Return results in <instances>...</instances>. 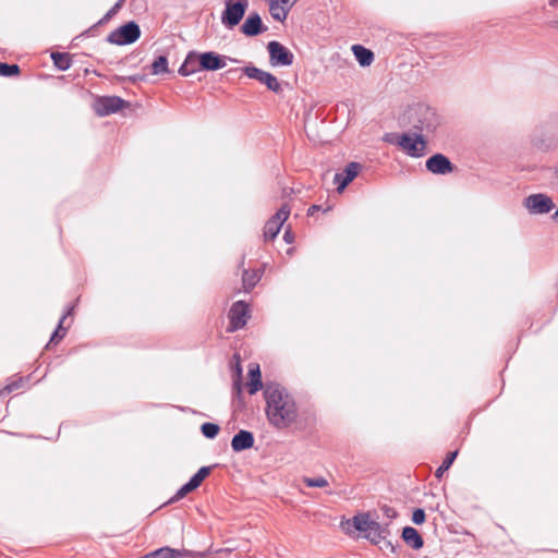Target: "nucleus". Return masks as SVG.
<instances>
[{"label": "nucleus", "instance_id": "obj_1", "mask_svg": "<svg viewBox=\"0 0 558 558\" xmlns=\"http://www.w3.org/2000/svg\"><path fill=\"white\" fill-rule=\"evenodd\" d=\"M266 416L270 425L278 429L291 426L298 418L294 398L278 383H267L264 387Z\"/></svg>", "mask_w": 558, "mask_h": 558}, {"label": "nucleus", "instance_id": "obj_2", "mask_svg": "<svg viewBox=\"0 0 558 558\" xmlns=\"http://www.w3.org/2000/svg\"><path fill=\"white\" fill-rule=\"evenodd\" d=\"M378 519L376 512H362L352 518V525L356 531L364 533L363 536L372 544L378 545L390 535L389 523L381 524Z\"/></svg>", "mask_w": 558, "mask_h": 558}, {"label": "nucleus", "instance_id": "obj_3", "mask_svg": "<svg viewBox=\"0 0 558 558\" xmlns=\"http://www.w3.org/2000/svg\"><path fill=\"white\" fill-rule=\"evenodd\" d=\"M384 141L398 145L407 155L413 158H420L425 155L426 140L424 135L414 131V135L409 133H387L384 136Z\"/></svg>", "mask_w": 558, "mask_h": 558}, {"label": "nucleus", "instance_id": "obj_4", "mask_svg": "<svg viewBox=\"0 0 558 558\" xmlns=\"http://www.w3.org/2000/svg\"><path fill=\"white\" fill-rule=\"evenodd\" d=\"M410 120L412 129L423 135L434 133L440 125V117L436 110L423 104L413 108Z\"/></svg>", "mask_w": 558, "mask_h": 558}, {"label": "nucleus", "instance_id": "obj_5", "mask_svg": "<svg viewBox=\"0 0 558 558\" xmlns=\"http://www.w3.org/2000/svg\"><path fill=\"white\" fill-rule=\"evenodd\" d=\"M248 4V0H225L221 23L229 29L234 28L243 20Z\"/></svg>", "mask_w": 558, "mask_h": 558}, {"label": "nucleus", "instance_id": "obj_6", "mask_svg": "<svg viewBox=\"0 0 558 558\" xmlns=\"http://www.w3.org/2000/svg\"><path fill=\"white\" fill-rule=\"evenodd\" d=\"M141 37V28L134 21H130L112 31L107 41L112 45L124 46L135 43Z\"/></svg>", "mask_w": 558, "mask_h": 558}, {"label": "nucleus", "instance_id": "obj_7", "mask_svg": "<svg viewBox=\"0 0 558 558\" xmlns=\"http://www.w3.org/2000/svg\"><path fill=\"white\" fill-rule=\"evenodd\" d=\"M242 72L252 80L259 82L265 85L270 92L275 94L282 93L281 83L278 78L271 74L270 72L264 71L254 64L250 63L248 65L242 68Z\"/></svg>", "mask_w": 558, "mask_h": 558}, {"label": "nucleus", "instance_id": "obj_8", "mask_svg": "<svg viewBox=\"0 0 558 558\" xmlns=\"http://www.w3.org/2000/svg\"><path fill=\"white\" fill-rule=\"evenodd\" d=\"M269 62L272 66H289L294 61V56L290 49L277 40H271L267 45Z\"/></svg>", "mask_w": 558, "mask_h": 558}, {"label": "nucleus", "instance_id": "obj_9", "mask_svg": "<svg viewBox=\"0 0 558 558\" xmlns=\"http://www.w3.org/2000/svg\"><path fill=\"white\" fill-rule=\"evenodd\" d=\"M289 215L290 206L288 204H283L278 211L266 221L264 226L265 241L274 240L278 235L282 225L289 218Z\"/></svg>", "mask_w": 558, "mask_h": 558}, {"label": "nucleus", "instance_id": "obj_10", "mask_svg": "<svg viewBox=\"0 0 558 558\" xmlns=\"http://www.w3.org/2000/svg\"><path fill=\"white\" fill-rule=\"evenodd\" d=\"M229 327L228 331L233 332L246 325L247 318L250 317L248 304L244 301H236L231 305L228 313Z\"/></svg>", "mask_w": 558, "mask_h": 558}, {"label": "nucleus", "instance_id": "obj_11", "mask_svg": "<svg viewBox=\"0 0 558 558\" xmlns=\"http://www.w3.org/2000/svg\"><path fill=\"white\" fill-rule=\"evenodd\" d=\"M128 106L129 102L119 96H102L97 98L95 111L99 117H106Z\"/></svg>", "mask_w": 558, "mask_h": 558}, {"label": "nucleus", "instance_id": "obj_12", "mask_svg": "<svg viewBox=\"0 0 558 558\" xmlns=\"http://www.w3.org/2000/svg\"><path fill=\"white\" fill-rule=\"evenodd\" d=\"M425 167L429 172L438 175L451 173L456 168L450 159L441 153L434 154L427 158Z\"/></svg>", "mask_w": 558, "mask_h": 558}, {"label": "nucleus", "instance_id": "obj_13", "mask_svg": "<svg viewBox=\"0 0 558 558\" xmlns=\"http://www.w3.org/2000/svg\"><path fill=\"white\" fill-rule=\"evenodd\" d=\"M202 59L198 58V65L202 71H218L227 65V60L238 62L235 59H231L227 56L219 54L215 51L201 52Z\"/></svg>", "mask_w": 558, "mask_h": 558}, {"label": "nucleus", "instance_id": "obj_14", "mask_svg": "<svg viewBox=\"0 0 558 558\" xmlns=\"http://www.w3.org/2000/svg\"><path fill=\"white\" fill-rule=\"evenodd\" d=\"M524 205L531 214H547L555 206L551 198L542 193L525 197Z\"/></svg>", "mask_w": 558, "mask_h": 558}, {"label": "nucleus", "instance_id": "obj_15", "mask_svg": "<svg viewBox=\"0 0 558 558\" xmlns=\"http://www.w3.org/2000/svg\"><path fill=\"white\" fill-rule=\"evenodd\" d=\"M362 165L356 161L349 162L342 172L335 174V183L338 185L337 191L342 192L359 174Z\"/></svg>", "mask_w": 558, "mask_h": 558}, {"label": "nucleus", "instance_id": "obj_16", "mask_svg": "<svg viewBox=\"0 0 558 558\" xmlns=\"http://www.w3.org/2000/svg\"><path fill=\"white\" fill-rule=\"evenodd\" d=\"M267 31L257 12L251 13L241 26V32L247 37H255Z\"/></svg>", "mask_w": 558, "mask_h": 558}, {"label": "nucleus", "instance_id": "obj_17", "mask_svg": "<svg viewBox=\"0 0 558 558\" xmlns=\"http://www.w3.org/2000/svg\"><path fill=\"white\" fill-rule=\"evenodd\" d=\"M255 438L252 432L241 429L231 440V448L234 452H241L251 449L254 446Z\"/></svg>", "mask_w": 558, "mask_h": 558}, {"label": "nucleus", "instance_id": "obj_18", "mask_svg": "<svg viewBox=\"0 0 558 558\" xmlns=\"http://www.w3.org/2000/svg\"><path fill=\"white\" fill-rule=\"evenodd\" d=\"M198 58L202 59L201 52L195 50L189 51L183 63L179 68L178 73L181 76H190L196 72L202 71L201 66L198 65Z\"/></svg>", "mask_w": 558, "mask_h": 558}, {"label": "nucleus", "instance_id": "obj_19", "mask_svg": "<svg viewBox=\"0 0 558 558\" xmlns=\"http://www.w3.org/2000/svg\"><path fill=\"white\" fill-rule=\"evenodd\" d=\"M401 537L411 548L418 550L424 546V539L418 531L412 526L402 529Z\"/></svg>", "mask_w": 558, "mask_h": 558}, {"label": "nucleus", "instance_id": "obj_20", "mask_svg": "<svg viewBox=\"0 0 558 558\" xmlns=\"http://www.w3.org/2000/svg\"><path fill=\"white\" fill-rule=\"evenodd\" d=\"M190 555L191 553L186 549H174L169 546H163L146 554L148 558H183Z\"/></svg>", "mask_w": 558, "mask_h": 558}, {"label": "nucleus", "instance_id": "obj_21", "mask_svg": "<svg viewBox=\"0 0 558 558\" xmlns=\"http://www.w3.org/2000/svg\"><path fill=\"white\" fill-rule=\"evenodd\" d=\"M248 377L250 380L247 383V390L250 395H255L258 390L263 388L262 374L259 369V365L252 363L248 366Z\"/></svg>", "mask_w": 558, "mask_h": 558}, {"label": "nucleus", "instance_id": "obj_22", "mask_svg": "<svg viewBox=\"0 0 558 558\" xmlns=\"http://www.w3.org/2000/svg\"><path fill=\"white\" fill-rule=\"evenodd\" d=\"M352 51L361 66H368L374 61V53L371 49H367L361 45H354L352 47Z\"/></svg>", "mask_w": 558, "mask_h": 558}, {"label": "nucleus", "instance_id": "obj_23", "mask_svg": "<svg viewBox=\"0 0 558 558\" xmlns=\"http://www.w3.org/2000/svg\"><path fill=\"white\" fill-rule=\"evenodd\" d=\"M50 58L53 62V65L59 71L69 70L73 63L71 54L69 52L54 51V52H51Z\"/></svg>", "mask_w": 558, "mask_h": 558}, {"label": "nucleus", "instance_id": "obj_24", "mask_svg": "<svg viewBox=\"0 0 558 558\" xmlns=\"http://www.w3.org/2000/svg\"><path fill=\"white\" fill-rule=\"evenodd\" d=\"M260 274L257 270H244L242 275V283L245 292L252 291L258 281Z\"/></svg>", "mask_w": 558, "mask_h": 558}, {"label": "nucleus", "instance_id": "obj_25", "mask_svg": "<svg viewBox=\"0 0 558 558\" xmlns=\"http://www.w3.org/2000/svg\"><path fill=\"white\" fill-rule=\"evenodd\" d=\"M269 12L274 20L283 22L288 16L289 8L281 5L278 0H270Z\"/></svg>", "mask_w": 558, "mask_h": 558}, {"label": "nucleus", "instance_id": "obj_26", "mask_svg": "<svg viewBox=\"0 0 558 558\" xmlns=\"http://www.w3.org/2000/svg\"><path fill=\"white\" fill-rule=\"evenodd\" d=\"M71 308H69L60 318L59 320V324L57 326V328L54 329V331L52 332L51 337H50V340L47 344V347L50 344V343H57L59 342L60 340H62L65 335H66V329L62 327L63 325V322L65 320L66 316L71 314Z\"/></svg>", "mask_w": 558, "mask_h": 558}, {"label": "nucleus", "instance_id": "obj_27", "mask_svg": "<svg viewBox=\"0 0 558 558\" xmlns=\"http://www.w3.org/2000/svg\"><path fill=\"white\" fill-rule=\"evenodd\" d=\"M168 58L167 56H159L157 57L154 62L151 63V74L159 75L168 73Z\"/></svg>", "mask_w": 558, "mask_h": 558}, {"label": "nucleus", "instance_id": "obj_28", "mask_svg": "<svg viewBox=\"0 0 558 558\" xmlns=\"http://www.w3.org/2000/svg\"><path fill=\"white\" fill-rule=\"evenodd\" d=\"M458 456V451H450L447 453L446 458L442 460L441 464L438 466V469L435 472V476L440 478L442 474L449 470V468L452 465L453 461L456 460Z\"/></svg>", "mask_w": 558, "mask_h": 558}, {"label": "nucleus", "instance_id": "obj_29", "mask_svg": "<svg viewBox=\"0 0 558 558\" xmlns=\"http://www.w3.org/2000/svg\"><path fill=\"white\" fill-rule=\"evenodd\" d=\"M213 466H202L198 471L189 480L196 488H198L203 481L210 474Z\"/></svg>", "mask_w": 558, "mask_h": 558}, {"label": "nucleus", "instance_id": "obj_30", "mask_svg": "<svg viewBox=\"0 0 558 558\" xmlns=\"http://www.w3.org/2000/svg\"><path fill=\"white\" fill-rule=\"evenodd\" d=\"M21 73V68L19 64H9L7 62H0V76L11 77L16 76Z\"/></svg>", "mask_w": 558, "mask_h": 558}, {"label": "nucleus", "instance_id": "obj_31", "mask_svg": "<svg viewBox=\"0 0 558 558\" xmlns=\"http://www.w3.org/2000/svg\"><path fill=\"white\" fill-rule=\"evenodd\" d=\"M220 426L216 423L205 422L201 426V432L204 437L214 439L219 434Z\"/></svg>", "mask_w": 558, "mask_h": 558}, {"label": "nucleus", "instance_id": "obj_32", "mask_svg": "<svg viewBox=\"0 0 558 558\" xmlns=\"http://www.w3.org/2000/svg\"><path fill=\"white\" fill-rule=\"evenodd\" d=\"M196 487L189 481L182 485L177 493L170 498L169 504H173L184 498L189 493L195 490Z\"/></svg>", "mask_w": 558, "mask_h": 558}, {"label": "nucleus", "instance_id": "obj_33", "mask_svg": "<svg viewBox=\"0 0 558 558\" xmlns=\"http://www.w3.org/2000/svg\"><path fill=\"white\" fill-rule=\"evenodd\" d=\"M303 483L307 487L323 488V487L328 486V481L325 477H322V476H319V477H304L303 478Z\"/></svg>", "mask_w": 558, "mask_h": 558}, {"label": "nucleus", "instance_id": "obj_34", "mask_svg": "<svg viewBox=\"0 0 558 558\" xmlns=\"http://www.w3.org/2000/svg\"><path fill=\"white\" fill-rule=\"evenodd\" d=\"M125 0H118L116 4L98 21V24H102L109 21L117 12L121 9Z\"/></svg>", "mask_w": 558, "mask_h": 558}, {"label": "nucleus", "instance_id": "obj_35", "mask_svg": "<svg viewBox=\"0 0 558 558\" xmlns=\"http://www.w3.org/2000/svg\"><path fill=\"white\" fill-rule=\"evenodd\" d=\"M234 357L238 360L236 363H235L236 379L234 381V388L236 389V392L240 396L241 392H242V388H241L242 367L240 365V357H239V355L234 354Z\"/></svg>", "mask_w": 558, "mask_h": 558}, {"label": "nucleus", "instance_id": "obj_36", "mask_svg": "<svg viewBox=\"0 0 558 558\" xmlns=\"http://www.w3.org/2000/svg\"><path fill=\"white\" fill-rule=\"evenodd\" d=\"M425 519H426V514H425L424 509H422V508L414 509V511L412 513V522L414 524L421 525L425 522Z\"/></svg>", "mask_w": 558, "mask_h": 558}, {"label": "nucleus", "instance_id": "obj_37", "mask_svg": "<svg viewBox=\"0 0 558 558\" xmlns=\"http://www.w3.org/2000/svg\"><path fill=\"white\" fill-rule=\"evenodd\" d=\"M380 510L383 511L384 515L390 520L396 519L398 515L397 510L388 505L381 506Z\"/></svg>", "mask_w": 558, "mask_h": 558}, {"label": "nucleus", "instance_id": "obj_38", "mask_svg": "<svg viewBox=\"0 0 558 558\" xmlns=\"http://www.w3.org/2000/svg\"><path fill=\"white\" fill-rule=\"evenodd\" d=\"M144 77L142 75L135 74L130 76H117V81L119 83L130 82V83H137L138 81H142Z\"/></svg>", "mask_w": 558, "mask_h": 558}, {"label": "nucleus", "instance_id": "obj_39", "mask_svg": "<svg viewBox=\"0 0 558 558\" xmlns=\"http://www.w3.org/2000/svg\"><path fill=\"white\" fill-rule=\"evenodd\" d=\"M283 240L287 242V243H292L293 240H294V235L292 234L291 230L290 229H287L284 231V234H283Z\"/></svg>", "mask_w": 558, "mask_h": 558}, {"label": "nucleus", "instance_id": "obj_40", "mask_svg": "<svg viewBox=\"0 0 558 558\" xmlns=\"http://www.w3.org/2000/svg\"><path fill=\"white\" fill-rule=\"evenodd\" d=\"M279 3L286 8H289V10L293 7V4L296 2V0H278Z\"/></svg>", "mask_w": 558, "mask_h": 558}, {"label": "nucleus", "instance_id": "obj_41", "mask_svg": "<svg viewBox=\"0 0 558 558\" xmlns=\"http://www.w3.org/2000/svg\"><path fill=\"white\" fill-rule=\"evenodd\" d=\"M322 209V206L320 205H312L308 209H307V216H313L316 211L320 210Z\"/></svg>", "mask_w": 558, "mask_h": 558}, {"label": "nucleus", "instance_id": "obj_42", "mask_svg": "<svg viewBox=\"0 0 558 558\" xmlns=\"http://www.w3.org/2000/svg\"><path fill=\"white\" fill-rule=\"evenodd\" d=\"M98 25L99 24L97 22L95 25L90 26L87 31H85L83 35L93 36Z\"/></svg>", "mask_w": 558, "mask_h": 558}, {"label": "nucleus", "instance_id": "obj_43", "mask_svg": "<svg viewBox=\"0 0 558 558\" xmlns=\"http://www.w3.org/2000/svg\"><path fill=\"white\" fill-rule=\"evenodd\" d=\"M385 546L389 548L391 553L397 551V545H395L391 541H385Z\"/></svg>", "mask_w": 558, "mask_h": 558}, {"label": "nucleus", "instance_id": "obj_44", "mask_svg": "<svg viewBox=\"0 0 558 558\" xmlns=\"http://www.w3.org/2000/svg\"><path fill=\"white\" fill-rule=\"evenodd\" d=\"M16 388H17V384L16 383L7 386L8 391H13Z\"/></svg>", "mask_w": 558, "mask_h": 558}, {"label": "nucleus", "instance_id": "obj_45", "mask_svg": "<svg viewBox=\"0 0 558 558\" xmlns=\"http://www.w3.org/2000/svg\"><path fill=\"white\" fill-rule=\"evenodd\" d=\"M548 4H549L551 8H557V7H558V0H549V1H548Z\"/></svg>", "mask_w": 558, "mask_h": 558}, {"label": "nucleus", "instance_id": "obj_46", "mask_svg": "<svg viewBox=\"0 0 558 558\" xmlns=\"http://www.w3.org/2000/svg\"><path fill=\"white\" fill-rule=\"evenodd\" d=\"M554 217L558 219V207H557V210L555 211Z\"/></svg>", "mask_w": 558, "mask_h": 558}]
</instances>
